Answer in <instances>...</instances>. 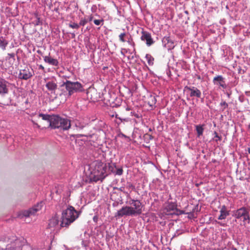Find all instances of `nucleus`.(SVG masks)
Wrapping results in <instances>:
<instances>
[{"mask_svg":"<svg viewBox=\"0 0 250 250\" xmlns=\"http://www.w3.org/2000/svg\"><path fill=\"white\" fill-rule=\"evenodd\" d=\"M41 118L42 120L46 121L47 125L53 128L68 130L71 126L69 120L62 118L58 115H49L41 113L38 115V118L40 119Z\"/></svg>","mask_w":250,"mask_h":250,"instance_id":"nucleus-1","label":"nucleus"},{"mask_svg":"<svg viewBox=\"0 0 250 250\" xmlns=\"http://www.w3.org/2000/svg\"><path fill=\"white\" fill-rule=\"evenodd\" d=\"M79 216L78 212L72 206H69L62 213L61 227L67 228Z\"/></svg>","mask_w":250,"mask_h":250,"instance_id":"nucleus-2","label":"nucleus"},{"mask_svg":"<svg viewBox=\"0 0 250 250\" xmlns=\"http://www.w3.org/2000/svg\"><path fill=\"white\" fill-rule=\"evenodd\" d=\"M107 166L101 161H96L94 163V168L93 170L94 178L95 181H102L107 175Z\"/></svg>","mask_w":250,"mask_h":250,"instance_id":"nucleus-3","label":"nucleus"},{"mask_svg":"<svg viewBox=\"0 0 250 250\" xmlns=\"http://www.w3.org/2000/svg\"><path fill=\"white\" fill-rule=\"evenodd\" d=\"M62 86H65L68 92V96H71L74 93L82 92L83 90L82 84L78 82H72L67 80L63 83Z\"/></svg>","mask_w":250,"mask_h":250,"instance_id":"nucleus-4","label":"nucleus"},{"mask_svg":"<svg viewBox=\"0 0 250 250\" xmlns=\"http://www.w3.org/2000/svg\"><path fill=\"white\" fill-rule=\"evenodd\" d=\"M128 203L133 216L139 215L142 213L143 205L139 200L130 199Z\"/></svg>","mask_w":250,"mask_h":250,"instance_id":"nucleus-5","label":"nucleus"},{"mask_svg":"<svg viewBox=\"0 0 250 250\" xmlns=\"http://www.w3.org/2000/svg\"><path fill=\"white\" fill-rule=\"evenodd\" d=\"M233 216L237 219H242L244 222H250V213L248 209L245 207L241 208L234 211Z\"/></svg>","mask_w":250,"mask_h":250,"instance_id":"nucleus-6","label":"nucleus"},{"mask_svg":"<svg viewBox=\"0 0 250 250\" xmlns=\"http://www.w3.org/2000/svg\"><path fill=\"white\" fill-rule=\"evenodd\" d=\"M177 207V204L172 202L166 203L164 206L163 213L165 215H173Z\"/></svg>","mask_w":250,"mask_h":250,"instance_id":"nucleus-7","label":"nucleus"},{"mask_svg":"<svg viewBox=\"0 0 250 250\" xmlns=\"http://www.w3.org/2000/svg\"><path fill=\"white\" fill-rule=\"evenodd\" d=\"M33 74L34 73L33 71H31L28 68H25L20 71L19 78L20 79L27 80L31 78Z\"/></svg>","mask_w":250,"mask_h":250,"instance_id":"nucleus-8","label":"nucleus"},{"mask_svg":"<svg viewBox=\"0 0 250 250\" xmlns=\"http://www.w3.org/2000/svg\"><path fill=\"white\" fill-rule=\"evenodd\" d=\"M42 203L38 204L33 208L29 209L27 210H25L23 212V215L25 217H29L32 215H34L37 212L41 209L42 207Z\"/></svg>","mask_w":250,"mask_h":250,"instance_id":"nucleus-9","label":"nucleus"},{"mask_svg":"<svg viewBox=\"0 0 250 250\" xmlns=\"http://www.w3.org/2000/svg\"><path fill=\"white\" fill-rule=\"evenodd\" d=\"M123 216H133L129 206L122 207L115 215V217H121Z\"/></svg>","mask_w":250,"mask_h":250,"instance_id":"nucleus-10","label":"nucleus"},{"mask_svg":"<svg viewBox=\"0 0 250 250\" xmlns=\"http://www.w3.org/2000/svg\"><path fill=\"white\" fill-rule=\"evenodd\" d=\"M141 33V40L143 41H145L147 46H150L153 44L154 41L151 37L150 33L145 31H142Z\"/></svg>","mask_w":250,"mask_h":250,"instance_id":"nucleus-11","label":"nucleus"},{"mask_svg":"<svg viewBox=\"0 0 250 250\" xmlns=\"http://www.w3.org/2000/svg\"><path fill=\"white\" fill-rule=\"evenodd\" d=\"M22 243L21 241L17 238L14 239L10 244L7 245V249L9 250H20Z\"/></svg>","mask_w":250,"mask_h":250,"instance_id":"nucleus-12","label":"nucleus"},{"mask_svg":"<svg viewBox=\"0 0 250 250\" xmlns=\"http://www.w3.org/2000/svg\"><path fill=\"white\" fill-rule=\"evenodd\" d=\"M185 90H188L190 92V96L191 97H196L197 98H200L201 97V92L197 88L192 86L189 87L186 86L184 88Z\"/></svg>","mask_w":250,"mask_h":250,"instance_id":"nucleus-13","label":"nucleus"},{"mask_svg":"<svg viewBox=\"0 0 250 250\" xmlns=\"http://www.w3.org/2000/svg\"><path fill=\"white\" fill-rule=\"evenodd\" d=\"M71 126H72L73 128L75 127L74 130H76L77 131L82 130L85 128H87V124L78 120L74 121L72 124L71 123Z\"/></svg>","mask_w":250,"mask_h":250,"instance_id":"nucleus-14","label":"nucleus"},{"mask_svg":"<svg viewBox=\"0 0 250 250\" xmlns=\"http://www.w3.org/2000/svg\"><path fill=\"white\" fill-rule=\"evenodd\" d=\"M162 42L165 46L167 47L168 49L174 47V42L169 37H164L162 40Z\"/></svg>","mask_w":250,"mask_h":250,"instance_id":"nucleus-15","label":"nucleus"},{"mask_svg":"<svg viewBox=\"0 0 250 250\" xmlns=\"http://www.w3.org/2000/svg\"><path fill=\"white\" fill-rule=\"evenodd\" d=\"M216 82H218V84L220 86L223 88H226L227 85L224 81V79L221 75H218L213 78V82L214 84L216 83Z\"/></svg>","mask_w":250,"mask_h":250,"instance_id":"nucleus-16","label":"nucleus"},{"mask_svg":"<svg viewBox=\"0 0 250 250\" xmlns=\"http://www.w3.org/2000/svg\"><path fill=\"white\" fill-rule=\"evenodd\" d=\"M43 60L45 62L50 65H52L56 66L58 65L59 62L57 59H55L52 58L49 56H46L43 57Z\"/></svg>","mask_w":250,"mask_h":250,"instance_id":"nucleus-17","label":"nucleus"},{"mask_svg":"<svg viewBox=\"0 0 250 250\" xmlns=\"http://www.w3.org/2000/svg\"><path fill=\"white\" fill-rule=\"evenodd\" d=\"M220 215L218 217L219 220L225 219L229 215V212L227 210L225 206H223L220 211Z\"/></svg>","mask_w":250,"mask_h":250,"instance_id":"nucleus-18","label":"nucleus"},{"mask_svg":"<svg viewBox=\"0 0 250 250\" xmlns=\"http://www.w3.org/2000/svg\"><path fill=\"white\" fill-rule=\"evenodd\" d=\"M8 44V41L2 36H0V48L2 50H5Z\"/></svg>","mask_w":250,"mask_h":250,"instance_id":"nucleus-19","label":"nucleus"},{"mask_svg":"<svg viewBox=\"0 0 250 250\" xmlns=\"http://www.w3.org/2000/svg\"><path fill=\"white\" fill-rule=\"evenodd\" d=\"M46 87L49 91L55 90L57 88V83L54 82H48L45 84Z\"/></svg>","mask_w":250,"mask_h":250,"instance_id":"nucleus-20","label":"nucleus"},{"mask_svg":"<svg viewBox=\"0 0 250 250\" xmlns=\"http://www.w3.org/2000/svg\"><path fill=\"white\" fill-rule=\"evenodd\" d=\"M59 223V220L57 217H52L49 221V226L50 227H54Z\"/></svg>","mask_w":250,"mask_h":250,"instance_id":"nucleus-21","label":"nucleus"},{"mask_svg":"<svg viewBox=\"0 0 250 250\" xmlns=\"http://www.w3.org/2000/svg\"><path fill=\"white\" fill-rule=\"evenodd\" d=\"M8 89L5 84L2 83H0V94H4L7 93Z\"/></svg>","mask_w":250,"mask_h":250,"instance_id":"nucleus-22","label":"nucleus"},{"mask_svg":"<svg viewBox=\"0 0 250 250\" xmlns=\"http://www.w3.org/2000/svg\"><path fill=\"white\" fill-rule=\"evenodd\" d=\"M196 130L198 136L199 137L203 133L204 128L203 125H197L196 126Z\"/></svg>","mask_w":250,"mask_h":250,"instance_id":"nucleus-23","label":"nucleus"},{"mask_svg":"<svg viewBox=\"0 0 250 250\" xmlns=\"http://www.w3.org/2000/svg\"><path fill=\"white\" fill-rule=\"evenodd\" d=\"M146 58L147 60V63L149 65H152L153 64L154 58L149 54H146Z\"/></svg>","mask_w":250,"mask_h":250,"instance_id":"nucleus-24","label":"nucleus"},{"mask_svg":"<svg viewBox=\"0 0 250 250\" xmlns=\"http://www.w3.org/2000/svg\"><path fill=\"white\" fill-rule=\"evenodd\" d=\"M173 214L176 215H179L183 214H186V212L185 210H180L179 209H178L177 207H176V209L174 212H173Z\"/></svg>","mask_w":250,"mask_h":250,"instance_id":"nucleus-25","label":"nucleus"},{"mask_svg":"<svg viewBox=\"0 0 250 250\" xmlns=\"http://www.w3.org/2000/svg\"><path fill=\"white\" fill-rule=\"evenodd\" d=\"M126 36V35L125 32L121 33L119 36L120 41L123 42H125V38Z\"/></svg>","mask_w":250,"mask_h":250,"instance_id":"nucleus-26","label":"nucleus"},{"mask_svg":"<svg viewBox=\"0 0 250 250\" xmlns=\"http://www.w3.org/2000/svg\"><path fill=\"white\" fill-rule=\"evenodd\" d=\"M195 209V208H193L192 209V211H189V212H186V214H188V217L189 218H194L195 216H194V210Z\"/></svg>","mask_w":250,"mask_h":250,"instance_id":"nucleus-27","label":"nucleus"},{"mask_svg":"<svg viewBox=\"0 0 250 250\" xmlns=\"http://www.w3.org/2000/svg\"><path fill=\"white\" fill-rule=\"evenodd\" d=\"M126 188L130 190V192L132 190H133L135 189V186L130 182L127 183L126 184Z\"/></svg>","mask_w":250,"mask_h":250,"instance_id":"nucleus-28","label":"nucleus"},{"mask_svg":"<svg viewBox=\"0 0 250 250\" xmlns=\"http://www.w3.org/2000/svg\"><path fill=\"white\" fill-rule=\"evenodd\" d=\"M69 26L73 29H78L80 27L79 24L74 22L69 24Z\"/></svg>","mask_w":250,"mask_h":250,"instance_id":"nucleus-29","label":"nucleus"},{"mask_svg":"<svg viewBox=\"0 0 250 250\" xmlns=\"http://www.w3.org/2000/svg\"><path fill=\"white\" fill-rule=\"evenodd\" d=\"M220 105L223 107V110H224L226 108L228 107V104L225 101L222 102L220 103Z\"/></svg>","mask_w":250,"mask_h":250,"instance_id":"nucleus-30","label":"nucleus"},{"mask_svg":"<svg viewBox=\"0 0 250 250\" xmlns=\"http://www.w3.org/2000/svg\"><path fill=\"white\" fill-rule=\"evenodd\" d=\"M104 21L103 19H102V20H94V23L95 24H96L97 25H99L100 24H101L102 23V24H103Z\"/></svg>","mask_w":250,"mask_h":250,"instance_id":"nucleus-31","label":"nucleus"},{"mask_svg":"<svg viewBox=\"0 0 250 250\" xmlns=\"http://www.w3.org/2000/svg\"><path fill=\"white\" fill-rule=\"evenodd\" d=\"M87 20H86V19H82L79 22V26L80 25H82V26H84L87 22Z\"/></svg>","mask_w":250,"mask_h":250,"instance_id":"nucleus-32","label":"nucleus"},{"mask_svg":"<svg viewBox=\"0 0 250 250\" xmlns=\"http://www.w3.org/2000/svg\"><path fill=\"white\" fill-rule=\"evenodd\" d=\"M214 135H215V136H214V138H217V139H216V140H215V141H216V142H217L218 140H219V141H221V140H222V137H221V136H219L218 135L216 131H215V132H214Z\"/></svg>","mask_w":250,"mask_h":250,"instance_id":"nucleus-33","label":"nucleus"},{"mask_svg":"<svg viewBox=\"0 0 250 250\" xmlns=\"http://www.w3.org/2000/svg\"><path fill=\"white\" fill-rule=\"evenodd\" d=\"M123 170L122 168H118L117 169L116 174L118 175H121L123 174Z\"/></svg>","mask_w":250,"mask_h":250,"instance_id":"nucleus-34","label":"nucleus"},{"mask_svg":"<svg viewBox=\"0 0 250 250\" xmlns=\"http://www.w3.org/2000/svg\"><path fill=\"white\" fill-rule=\"evenodd\" d=\"M79 135V136H81V137H82V136L88 137L89 136H91L89 132H87L85 131L83 133L80 134Z\"/></svg>","mask_w":250,"mask_h":250,"instance_id":"nucleus-35","label":"nucleus"},{"mask_svg":"<svg viewBox=\"0 0 250 250\" xmlns=\"http://www.w3.org/2000/svg\"><path fill=\"white\" fill-rule=\"evenodd\" d=\"M8 56H9L10 58H12L13 61H15V54L13 53H8Z\"/></svg>","mask_w":250,"mask_h":250,"instance_id":"nucleus-36","label":"nucleus"},{"mask_svg":"<svg viewBox=\"0 0 250 250\" xmlns=\"http://www.w3.org/2000/svg\"><path fill=\"white\" fill-rule=\"evenodd\" d=\"M38 121V120H32V122L34 125H36L38 127H40V125H38V124L36 122Z\"/></svg>","mask_w":250,"mask_h":250,"instance_id":"nucleus-37","label":"nucleus"},{"mask_svg":"<svg viewBox=\"0 0 250 250\" xmlns=\"http://www.w3.org/2000/svg\"><path fill=\"white\" fill-rule=\"evenodd\" d=\"M124 189L125 188L124 187H121L120 188H119V190L122 192H123L124 193H125V194H128V193L126 192H125V190H124Z\"/></svg>","mask_w":250,"mask_h":250,"instance_id":"nucleus-38","label":"nucleus"},{"mask_svg":"<svg viewBox=\"0 0 250 250\" xmlns=\"http://www.w3.org/2000/svg\"><path fill=\"white\" fill-rule=\"evenodd\" d=\"M93 17L92 15H90V16L89 17V18H88V21H91L93 20Z\"/></svg>","mask_w":250,"mask_h":250,"instance_id":"nucleus-39","label":"nucleus"},{"mask_svg":"<svg viewBox=\"0 0 250 250\" xmlns=\"http://www.w3.org/2000/svg\"><path fill=\"white\" fill-rule=\"evenodd\" d=\"M39 68H40V69H42V70H44V67L42 65H41H41H40V66H39Z\"/></svg>","mask_w":250,"mask_h":250,"instance_id":"nucleus-40","label":"nucleus"},{"mask_svg":"<svg viewBox=\"0 0 250 250\" xmlns=\"http://www.w3.org/2000/svg\"><path fill=\"white\" fill-rule=\"evenodd\" d=\"M246 93L248 96H250V91L246 92Z\"/></svg>","mask_w":250,"mask_h":250,"instance_id":"nucleus-41","label":"nucleus"},{"mask_svg":"<svg viewBox=\"0 0 250 250\" xmlns=\"http://www.w3.org/2000/svg\"><path fill=\"white\" fill-rule=\"evenodd\" d=\"M115 118H118V119H119L120 120H121V121H122V119H121L120 118L118 117V115H117V114H116V115H115Z\"/></svg>","mask_w":250,"mask_h":250,"instance_id":"nucleus-42","label":"nucleus"},{"mask_svg":"<svg viewBox=\"0 0 250 250\" xmlns=\"http://www.w3.org/2000/svg\"><path fill=\"white\" fill-rule=\"evenodd\" d=\"M108 167L109 169H110L111 168H113L112 165H110L109 164L108 165Z\"/></svg>","mask_w":250,"mask_h":250,"instance_id":"nucleus-43","label":"nucleus"},{"mask_svg":"<svg viewBox=\"0 0 250 250\" xmlns=\"http://www.w3.org/2000/svg\"><path fill=\"white\" fill-rule=\"evenodd\" d=\"M248 152L250 154V147L248 148Z\"/></svg>","mask_w":250,"mask_h":250,"instance_id":"nucleus-44","label":"nucleus"},{"mask_svg":"<svg viewBox=\"0 0 250 250\" xmlns=\"http://www.w3.org/2000/svg\"><path fill=\"white\" fill-rule=\"evenodd\" d=\"M126 110H130V108H129L128 107H127L126 108Z\"/></svg>","mask_w":250,"mask_h":250,"instance_id":"nucleus-45","label":"nucleus"},{"mask_svg":"<svg viewBox=\"0 0 250 250\" xmlns=\"http://www.w3.org/2000/svg\"><path fill=\"white\" fill-rule=\"evenodd\" d=\"M151 98H152V99H154V102L153 103H154V104H155V100L154 97H151Z\"/></svg>","mask_w":250,"mask_h":250,"instance_id":"nucleus-46","label":"nucleus"},{"mask_svg":"<svg viewBox=\"0 0 250 250\" xmlns=\"http://www.w3.org/2000/svg\"><path fill=\"white\" fill-rule=\"evenodd\" d=\"M249 128L250 129V124L249 125Z\"/></svg>","mask_w":250,"mask_h":250,"instance_id":"nucleus-47","label":"nucleus"}]
</instances>
